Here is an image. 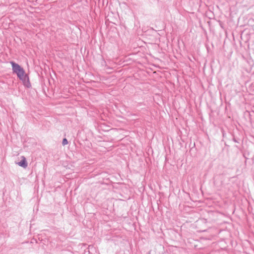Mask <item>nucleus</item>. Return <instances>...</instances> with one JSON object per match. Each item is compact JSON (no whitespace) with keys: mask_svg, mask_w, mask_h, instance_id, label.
Returning a JSON list of instances; mask_svg holds the SVG:
<instances>
[{"mask_svg":"<svg viewBox=\"0 0 254 254\" xmlns=\"http://www.w3.org/2000/svg\"><path fill=\"white\" fill-rule=\"evenodd\" d=\"M18 165L23 168H26L27 166V164L26 161V159L24 157H22V160L18 163Z\"/></svg>","mask_w":254,"mask_h":254,"instance_id":"nucleus-2","label":"nucleus"},{"mask_svg":"<svg viewBox=\"0 0 254 254\" xmlns=\"http://www.w3.org/2000/svg\"><path fill=\"white\" fill-rule=\"evenodd\" d=\"M68 143V141L66 138H64L63 140V144L64 145H66Z\"/></svg>","mask_w":254,"mask_h":254,"instance_id":"nucleus-3","label":"nucleus"},{"mask_svg":"<svg viewBox=\"0 0 254 254\" xmlns=\"http://www.w3.org/2000/svg\"><path fill=\"white\" fill-rule=\"evenodd\" d=\"M10 64L12 65L13 72L17 74L20 80L25 81L28 79V75L20 65L13 62H11Z\"/></svg>","mask_w":254,"mask_h":254,"instance_id":"nucleus-1","label":"nucleus"}]
</instances>
